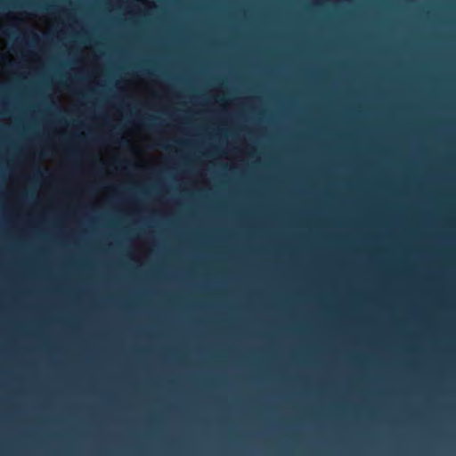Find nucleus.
Masks as SVG:
<instances>
[{"label": "nucleus", "instance_id": "f257e3e1", "mask_svg": "<svg viewBox=\"0 0 456 456\" xmlns=\"http://www.w3.org/2000/svg\"><path fill=\"white\" fill-rule=\"evenodd\" d=\"M37 176L40 177L43 175V172L41 169L37 168V173H36Z\"/></svg>", "mask_w": 456, "mask_h": 456}, {"label": "nucleus", "instance_id": "f03ea898", "mask_svg": "<svg viewBox=\"0 0 456 456\" xmlns=\"http://www.w3.org/2000/svg\"><path fill=\"white\" fill-rule=\"evenodd\" d=\"M5 7L4 2L3 0H0V10L4 9Z\"/></svg>", "mask_w": 456, "mask_h": 456}, {"label": "nucleus", "instance_id": "7ed1b4c3", "mask_svg": "<svg viewBox=\"0 0 456 456\" xmlns=\"http://www.w3.org/2000/svg\"><path fill=\"white\" fill-rule=\"evenodd\" d=\"M33 37H34L35 40L38 39V37L36 34H34V33H33Z\"/></svg>", "mask_w": 456, "mask_h": 456}]
</instances>
